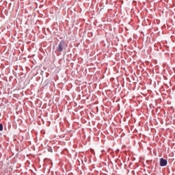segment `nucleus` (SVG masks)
Here are the masks:
<instances>
[{"label": "nucleus", "mask_w": 175, "mask_h": 175, "mask_svg": "<svg viewBox=\"0 0 175 175\" xmlns=\"http://www.w3.org/2000/svg\"><path fill=\"white\" fill-rule=\"evenodd\" d=\"M64 46H65V42L61 41L57 48L58 51H62V50H64Z\"/></svg>", "instance_id": "obj_1"}, {"label": "nucleus", "mask_w": 175, "mask_h": 175, "mask_svg": "<svg viewBox=\"0 0 175 175\" xmlns=\"http://www.w3.org/2000/svg\"><path fill=\"white\" fill-rule=\"evenodd\" d=\"M167 165V160L161 158L160 159V166H166Z\"/></svg>", "instance_id": "obj_2"}, {"label": "nucleus", "mask_w": 175, "mask_h": 175, "mask_svg": "<svg viewBox=\"0 0 175 175\" xmlns=\"http://www.w3.org/2000/svg\"><path fill=\"white\" fill-rule=\"evenodd\" d=\"M3 131V125L2 124H0V131Z\"/></svg>", "instance_id": "obj_3"}]
</instances>
